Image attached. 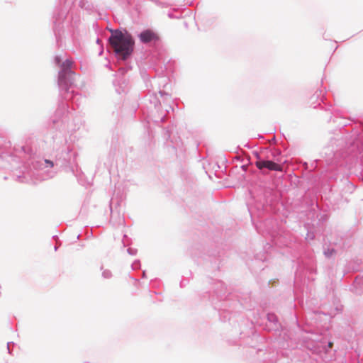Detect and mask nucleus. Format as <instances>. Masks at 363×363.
<instances>
[{"instance_id": "f257e3e1", "label": "nucleus", "mask_w": 363, "mask_h": 363, "mask_svg": "<svg viewBox=\"0 0 363 363\" xmlns=\"http://www.w3.org/2000/svg\"><path fill=\"white\" fill-rule=\"evenodd\" d=\"M109 43L113 51L123 60L127 59L133 52L135 41L133 36L125 31L111 30Z\"/></svg>"}, {"instance_id": "f03ea898", "label": "nucleus", "mask_w": 363, "mask_h": 363, "mask_svg": "<svg viewBox=\"0 0 363 363\" xmlns=\"http://www.w3.org/2000/svg\"><path fill=\"white\" fill-rule=\"evenodd\" d=\"M255 165L259 169L267 168L272 171H282V167L280 164L269 160H257L255 162Z\"/></svg>"}, {"instance_id": "7ed1b4c3", "label": "nucleus", "mask_w": 363, "mask_h": 363, "mask_svg": "<svg viewBox=\"0 0 363 363\" xmlns=\"http://www.w3.org/2000/svg\"><path fill=\"white\" fill-rule=\"evenodd\" d=\"M139 38L144 43H150L152 40H157L158 38L157 34L151 30H145L143 31L140 34Z\"/></svg>"}, {"instance_id": "20e7f679", "label": "nucleus", "mask_w": 363, "mask_h": 363, "mask_svg": "<svg viewBox=\"0 0 363 363\" xmlns=\"http://www.w3.org/2000/svg\"><path fill=\"white\" fill-rule=\"evenodd\" d=\"M73 62L69 60H65V62H63V67L64 69H69L72 67Z\"/></svg>"}, {"instance_id": "39448f33", "label": "nucleus", "mask_w": 363, "mask_h": 363, "mask_svg": "<svg viewBox=\"0 0 363 363\" xmlns=\"http://www.w3.org/2000/svg\"><path fill=\"white\" fill-rule=\"evenodd\" d=\"M45 162H46L47 164H48L50 167H52V166H53V162H52V161H50V160H45Z\"/></svg>"}, {"instance_id": "423d86ee", "label": "nucleus", "mask_w": 363, "mask_h": 363, "mask_svg": "<svg viewBox=\"0 0 363 363\" xmlns=\"http://www.w3.org/2000/svg\"><path fill=\"white\" fill-rule=\"evenodd\" d=\"M332 345H333V343H332V342H330V343H329V347H332Z\"/></svg>"}]
</instances>
